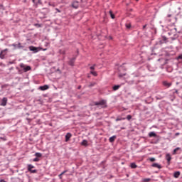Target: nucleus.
Here are the masks:
<instances>
[{
	"label": "nucleus",
	"instance_id": "f257e3e1",
	"mask_svg": "<svg viewBox=\"0 0 182 182\" xmlns=\"http://www.w3.org/2000/svg\"><path fill=\"white\" fill-rule=\"evenodd\" d=\"M95 106H100L102 109H105V107H107L106 105V100H102L100 102H94Z\"/></svg>",
	"mask_w": 182,
	"mask_h": 182
},
{
	"label": "nucleus",
	"instance_id": "f03ea898",
	"mask_svg": "<svg viewBox=\"0 0 182 182\" xmlns=\"http://www.w3.org/2000/svg\"><path fill=\"white\" fill-rule=\"evenodd\" d=\"M32 168H35V166L32 164H28V171H30V173H38V171L36 169H32Z\"/></svg>",
	"mask_w": 182,
	"mask_h": 182
},
{
	"label": "nucleus",
	"instance_id": "7ed1b4c3",
	"mask_svg": "<svg viewBox=\"0 0 182 182\" xmlns=\"http://www.w3.org/2000/svg\"><path fill=\"white\" fill-rule=\"evenodd\" d=\"M8 52V49L6 48L1 51L0 53V58L4 59L5 58V55H6V53Z\"/></svg>",
	"mask_w": 182,
	"mask_h": 182
},
{
	"label": "nucleus",
	"instance_id": "20e7f679",
	"mask_svg": "<svg viewBox=\"0 0 182 182\" xmlns=\"http://www.w3.org/2000/svg\"><path fill=\"white\" fill-rule=\"evenodd\" d=\"M21 68L23 69L24 72H28V70H31V66H25L23 64H21Z\"/></svg>",
	"mask_w": 182,
	"mask_h": 182
},
{
	"label": "nucleus",
	"instance_id": "39448f33",
	"mask_svg": "<svg viewBox=\"0 0 182 182\" xmlns=\"http://www.w3.org/2000/svg\"><path fill=\"white\" fill-rule=\"evenodd\" d=\"M7 102H8V98L4 97L1 100V106H6Z\"/></svg>",
	"mask_w": 182,
	"mask_h": 182
},
{
	"label": "nucleus",
	"instance_id": "423d86ee",
	"mask_svg": "<svg viewBox=\"0 0 182 182\" xmlns=\"http://www.w3.org/2000/svg\"><path fill=\"white\" fill-rule=\"evenodd\" d=\"M166 159L167 160L168 164L170 165V161H171V156L170 154H166Z\"/></svg>",
	"mask_w": 182,
	"mask_h": 182
},
{
	"label": "nucleus",
	"instance_id": "0eeeda50",
	"mask_svg": "<svg viewBox=\"0 0 182 182\" xmlns=\"http://www.w3.org/2000/svg\"><path fill=\"white\" fill-rule=\"evenodd\" d=\"M73 8H75V9H77L79 8V2L77 1H73L72 4Z\"/></svg>",
	"mask_w": 182,
	"mask_h": 182
},
{
	"label": "nucleus",
	"instance_id": "6e6552de",
	"mask_svg": "<svg viewBox=\"0 0 182 182\" xmlns=\"http://www.w3.org/2000/svg\"><path fill=\"white\" fill-rule=\"evenodd\" d=\"M29 50L33 52H35V53H36V52H38V48L32 46L29 47Z\"/></svg>",
	"mask_w": 182,
	"mask_h": 182
},
{
	"label": "nucleus",
	"instance_id": "1a4fd4ad",
	"mask_svg": "<svg viewBox=\"0 0 182 182\" xmlns=\"http://www.w3.org/2000/svg\"><path fill=\"white\" fill-rule=\"evenodd\" d=\"M70 137H72V134L68 133V134L65 135V141H68V140H70Z\"/></svg>",
	"mask_w": 182,
	"mask_h": 182
},
{
	"label": "nucleus",
	"instance_id": "9d476101",
	"mask_svg": "<svg viewBox=\"0 0 182 182\" xmlns=\"http://www.w3.org/2000/svg\"><path fill=\"white\" fill-rule=\"evenodd\" d=\"M163 85L166 87H170V86H171V83L167 82L166 81L163 82Z\"/></svg>",
	"mask_w": 182,
	"mask_h": 182
},
{
	"label": "nucleus",
	"instance_id": "9b49d317",
	"mask_svg": "<svg viewBox=\"0 0 182 182\" xmlns=\"http://www.w3.org/2000/svg\"><path fill=\"white\" fill-rule=\"evenodd\" d=\"M180 174H181L180 171H176L174 173L173 177L175 178H178V177H180Z\"/></svg>",
	"mask_w": 182,
	"mask_h": 182
},
{
	"label": "nucleus",
	"instance_id": "f8f14e48",
	"mask_svg": "<svg viewBox=\"0 0 182 182\" xmlns=\"http://www.w3.org/2000/svg\"><path fill=\"white\" fill-rule=\"evenodd\" d=\"M41 90H48V89H49V87L48 85H44V86H41L40 87Z\"/></svg>",
	"mask_w": 182,
	"mask_h": 182
},
{
	"label": "nucleus",
	"instance_id": "ddd939ff",
	"mask_svg": "<svg viewBox=\"0 0 182 182\" xmlns=\"http://www.w3.org/2000/svg\"><path fill=\"white\" fill-rule=\"evenodd\" d=\"M116 140V136H112L109 138V141L110 143H113V141H114Z\"/></svg>",
	"mask_w": 182,
	"mask_h": 182
},
{
	"label": "nucleus",
	"instance_id": "4468645a",
	"mask_svg": "<svg viewBox=\"0 0 182 182\" xmlns=\"http://www.w3.org/2000/svg\"><path fill=\"white\" fill-rule=\"evenodd\" d=\"M168 41L166 36H162V41H161V43H167Z\"/></svg>",
	"mask_w": 182,
	"mask_h": 182
},
{
	"label": "nucleus",
	"instance_id": "2eb2a0df",
	"mask_svg": "<svg viewBox=\"0 0 182 182\" xmlns=\"http://www.w3.org/2000/svg\"><path fill=\"white\" fill-rule=\"evenodd\" d=\"M130 167L131 168H137V166L136 165L135 163H131Z\"/></svg>",
	"mask_w": 182,
	"mask_h": 182
},
{
	"label": "nucleus",
	"instance_id": "dca6fc26",
	"mask_svg": "<svg viewBox=\"0 0 182 182\" xmlns=\"http://www.w3.org/2000/svg\"><path fill=\"white\" fill-rule=\"evenodd\" d=\"M60 55H65L66 53V49L60 50Z\"/></svg>",
	"mask_w": 182,
	"mask_h": 182
},
{
	"label": "nucleus",
	"instance_id": "f3484780",
	"mask_svg": "<svg viewBox=\"0 0 182 182\" xmlns=\"http://www.w3.org/2000/svg\"><path fill=\"white\" fill-rule=\"evenodd\" d=\"M119 89H120V85H114L113 87V90H114V91L119 90Z\"/></svg>",
	"mask_w": 182,
	"mask_h": 182
},
{
	"label": "nucleus",
	"instance_id": "a211bd4d",
	"mask_svg": "<svg viewBox=\"0 0 182 182\" xmlns=\"http://www.w3.org/2000/svg\"><path fill=\"white\" fill-rule=\"evenodd\" d=\"M149 137H156V133L149 132Z\"/></svg>",
	"mask_w": 182,
	"mask_h": 182
},
{
	"label": "nucleus",
	"instance_id": "6ab92c4d",
	"mask_svg": "<svg viewBox=\"0 0 182 182\" xmlns=\"http://www.w3.org/2000/svg\"><path fill=\"white\" fill-rule=\"evenodd\" d=\"M109 14L110 17L112 18V19H114V15L113 14V11H109Z\"/></svg>",
	"mask_w": 182,
	"mask_h": 182
},
{
	"label": "nucleus",
	"instance_id": "aec40b11",
	"mask_svg": "<svg viewBox=\"0 0 182 182\" xmlns=\"http://www.w3.org/2000/svg\"><path fill=\"white\" fill-rule=\"evenodd\" d=\"M91 75H92L93 76H97V73H96V71H90Z\"/></svg>",
	"mask_w": 182,
	"mask_h": 182
},
{
	"label": "nucleus",
	"instance_id": "412c9836",
	"mask_svg": "<svg viewBox=\"0 0 182 182\" xmlns=\"http://www.w3.org/2000/svg\"><path fill=\"white\" fill-rule=\"evenodd\" d=\"M35 156H36V157H42V154H41V153H39V152H36V154H35Z\"/></svg>",
	"mask_w": 182,
	"mask_h": 182
},
{
	"label": "nucleus",
	"instance_id": "4be33fe9",
	"mask_svg": "<svg viewBox=\"0 0 182 182\" xmlns=\"http://www.w3.org/2000/svg\"><path fill=\"white\" fill-rule=\"evenodd\" d=\"M152 167H157V168H160V165H159L157 164H153Z\"/></svg>",
	"mask_w": 182,
	"mask_h": 182
},
{
	"label": "nucleus",
	"instance_id": "5701e85b",
	"mask_svg": "<svg viewBox=\"0 0 182 182\" xmlns=\"http://www.w3.org/2000/svg\"><path fill=\"white\" fill-rule=\"evenodd\" d=\"M96 85V82H91L90 85H89V87H93V86H95Z\"/></svg>",
	"mask_w": 182,
	"mask_h": 182
},
{
	"label": "nucleus",
	"instance_id": "b1692460",
	"mask_svg": "<svg viewBox=\"0 0 182 182\" xmlns=\"http://www.w3.org/2000/svg\"><path fill=\"white\" fill-rule=\"evenodd\" d=\"M151 181V179L149 178L143 179V181H144V182H149V181Z\"/></svg>",
	"mask_w": 182,
	"mask_h": 182
},
{
	"label": "nucleus",
	"instance_id": "393cba45",
	"mask_svg": "<svg viewBox=\"0 0 182 182\" xmlns=\"http://www.w3.org/2000/svg\"><path fill=\"white\" fill-rule=\"evenodd\" d=\"M82 146H86L87 144V141L83 140L82 142Z\"/></svg>",
	"mask_w": 182,
	"mask_h": 182
},
{
	"label": "nucleus",
	"instance_id": "a878e982",
	"mask_svg": "<svg viewBox=\"0 0 182 182\" xmlns=\"http://www.w3.org/2000/svg\"><path fill=\"white\" fill-rule=\"evenodd\" d=\"M178 150H180V148H176L173 150V154H176V153H177V151H178Z\"/></svg>",
	"mask_w": 182,
	"mask_h": 182
},
{
	"label": "nucleus",
	"instance_id": "bb28decb",
	"mask_svg": "<svg viewBox=\"0 0 182 182\" xmlns=\"http://www.w3.org/2000/svg\"><path fill=\"white\" fill-rule=\"evenodd\" d=\"M41 4H42V0H37L36 5H39Z\"/></svg>",
	"mask_w": 182,
	"mask_h": 182
},
{
	"label": "nucleus",
	"instance_id": "cd10ccee",
	"mask_svg": "<svg viewBox=\"0 0 182 182\" xmlns=\"http://www.w3.org/2000/svg\"><path fill=\"white\" fill-rule=\"evenodd\" d=\"M75 62V60H71L69 63V65H70V66H73V63Z\"/></svg>",
	"mask_w": 182,
	"mask_h": 182
},
{
	"label": "nucleus",
	"instance_id": "c85d7f7f",
	"mask_svg": "<svg viewBox=\"0 0 182 182\" xmlns=\"http://www.w3.org/2000/svg\"><path fill=\"white\" fill-rule=\"evenodd\" d=\"M126 28H127V29H130V28H132V25H130V23H127L126 24Z\"/></svg>",
	"mask_w": 182,
	"mask_h": 182
},
{
	"label": "nucleus",
	"instance_id": "c756f323",
	"mask_svg": "<svg viewBox=\"0 0 182 182\" xmlns=\"http://www.w3.org/2000/svg\"><path fill=\"white\" fill-rule=\"evenodd\" d=\"M65 173H66V171H64L63 172H62V173L59 175L60 178H62V176H63V174H65Z\"/></svg>",
	"mask_w": 182,
	"mask_h": 182
},
{
	"label": "nucleus",
	"instance_id": "7c9ffc66",
	"mask_svg": "<svg viewBox=\"0 0 182 182\" xmlns=\"http://www.w3.org/2000/svg\"><path fill=\"white\" fill-rule=\"evenodd\" d=\"M2 140H3V141H5L6 140V138H5V137H0V141H2Z\"/></svg>",
	"mask_w": 182,
	"mask_h": 182
},
{
	"label": "nucleus",
	"instance_id": "2f4dec72",
	"mask_svg": "<svg viewBox=\"0 0 182 182\" xmlns=\"http://www.w3.org/2000/svg\"><path fill=\"white\" fill-rule=\"evenodd\" d=\"M149 161H151V162L156 161V159H154V158H149Z\"/></svg>",
	"mask_w": 182,
	"mask_h": 182
},
{
	"label": "nucleus",
	"instance_id": "473e14b6",
	"mask_svg": "<svg viewBox=\"0 0 182 182\" xmlns=\"http://www.w3.org/2000/svg\"><path fill=\"white\" fill-rule=\"evenodd\" d=\"M127 120H131L132 119V115H127Z\"/></svg>",
	"mask_w": 182,
	"mask_h": 182
},
{
	"label": "nucleus",
	"instance_id": "72a5a7b5",
	"mask_svg": "<svg viewBox=\"0 0 182 182\" xmlns=\"http://www.w3.org/2000/svg\"><path fill=\"white\" fill-rule=\"evenodd\" d=\"M95 66H96V65H94L91 66V67L90 68V69L91 70H95Z\"/></svg>",
	"mask_w": 182,
	"mask_h": 182
},
{
	"label": "nucleus",
	"instance_id": "f704fd0d",
	"mask_svg": "<svg viewBox=\"0 0 182 182\" xmlns=\"http://www.w3.org/2000/svg\"><path fill=\"white\" fill-rule=\"evenodd\" d=\"M33 161H34V162L39 161V159L37 157V158L33 159Z\"/></svg>",
	"mask_w": 182,
	"mask_h": 182
},
{
	"label": "nucleus",
	"instance_id": "c9c22d12",
	"mask_svg": "<svg viewBox=\"0 0 182 182\" xmlns=\"http://www.w3.org/2000/svg\"><path fill=\"white\" fill-rule=\"evenodd\" d=\"M126 74H119V77H123V76H125Z\"/></svg>",
	"mask_w": 182,
	"mask_h": 182
},
{
	"label": "nucleus",
	"instance_id": "e433bc0d",
	"mask_svg": "<svg viewBox=\"0 0 182 182\" xmlns=\"http://www.w3.org/2000/svg\"><path fill=\"white\" fill-rule=\"evenodd\" d=\"M17 48H22V46H21L20 43L17 45Z\"/></svg>",
	"mask_w": 182,
	"mask_h": 182
},
{
	"label": "nucleus",
	"instance_id": "4c0bfd02",
	"mask_svg": "<svg viewBox=\"0 0 182 182\" xmlns=\"http://www.w3.org/2000/svg\"><path fill=\"white\" fill-rule=\"evenodd\" d=\"M167 16H168V18H173V15H171V14H168Z\"/></svg>",
	"mask_w": 182,
	"mask_h": 182
},
{
	"label": "nucleus",
	"instance_id": "58836bf2",
	"mask_svg": "<svg viewBox=\"0 0 182 182\" xmlns=\"http://www.w3.org/2000/svg\"><path fill=\"white\" fill-rule=\"evenodd\" d=\"M55 11H57V12H58L59 14H60V10H59V9H55Z\"/></svg>",
	"mask_w": 182,
	"mask_h": 182
},
{
	"label": "nucleus",
	"instance_id": "ea45409f",
	"mask_svg": "<svg viewBox=\"0 0 182 182\" xmlns=\"http://www.w3.org/2000/svg\"><path fill=\"white\" fill-rule=\"evenodd\" d=\"M35 26H38V28H41V24H35Z\"/></svg>",
	"mask_w": 182,
	"mask_h": 182
},
{
	"label": "nucleus",
	"instance_id": "a19ab883",
	"mask_svg": "<svg viewBox=\"0 0 182 182\" xmlns=\"http://www.w3.org/2000/svg\"><path fill=\"white\" fill-rule=\"evenodd\" d=\"M147 26V25H144V26H143V31H144V29H146V27Z\"/></svg>",
	"mask_w": 182,
	"mask_h": 182
},
{
	"label": "nucleus",
	"instance_id": "79ce46f5",
	"mask_svg": "<svg viewBox=\"0 0 182 182\" xmlns=\"http://www.w3.org/2000/svg\"><path fill=\"white\" fill-rule=\"evenodd\" d=\"M120 120H122V119H120V118H117L116 122H119V121H120Z\"/></svg>",
	"mask_w": 182,
	"mask_h": 182
},
{
	"label": "nucleus",
	"instance_id": "37998d69",
	"mask_svg": "<svg viewBox=\"0 0 182 182\" xmlns=\"http://www.w3.org/2000/svg\"><path fill=\"white\" fill-rule=\"evenodd\" d=\"M178 59H182V55H179V56L178 57Z\"/></svg>",
	"mask_w": 182,
	"mask_h": 182
},
{
	"label": "nucleus",
	"instance_id": "c03bdc74",
	"mask_svg": "<svg viewBox=\"0 0 182 182\" xmlns=\"http://www.w3.org/2000/svg\"><path fill=\"white\" fill-rule=\"evenodd\" d=\"M32 2L36 4V0H32Z\"/></svg>",
	"mask_w": 182,
	"mask_h": 182
},
{
	"label": "nucleus",
	"instance_id": "a18cd8bd",
	"mask_svg": "<svg viewBox=\"0 0 182 182\" xmlns=\"http://www.w3.org/2000/svg\"><path fill=\"white\" fill-rule=\"evenodd\" d=\"M0 182H6V181H5V180H4V179H1Z\"/></svg>",
	"mask_w": 182,
	"mask_h": 182
},
{
	"label": "nucleus",
	"instance_id": "49530a36",
	"mask_svg": "<svg viewBox=\"0 0 182 182\" xmlns=\"http://www.w3.org/2000/svg\"><path fill=\"white\" fill-rule=\"evenodd\" d=\"M168 21H169V22H171V19H169Z\"/></svg>",
	"mask_w": 182,
	"mask_h": 182
},
{
	"label": "nucleus",
	"instance_id": "de8ad7c7",
	"mask_svg": "<svg viewBox=\"0 0 182 182\" xmlns=\"http://www.w3.org/2000/svg\"><path fill=\"white\" fill-rule=\"evenodd\" d=\"M0 6H2V4H0Z\"/></svg>",
	"mask_w": 182,
	"mask_h": 182
},
{
	"label": "nucleus",
	"instance_id": "09e8293b",
	"mask_svg": "<svg viewBox=\"0 0 182 182\" xmlns=\"http://www.w3.org/2000/svg\"><path fill=\"white\" fill-rule=\"evenodd\" d=\"M136 1H139V0H136Z\"/></svg>",
	"mask_w": 182,
	"mask_h": 182
}]
</instances>
